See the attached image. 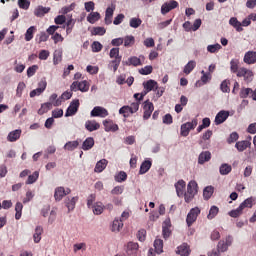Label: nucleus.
<instances>
[{"instance_id": "1", "label": "nucleus", "mask_w": 256, "mask_h": 256, "mask_svg": "<svg viewBox=\"0 0 256 256\" xmlns=\"http://www.w3.org/2000/svg\"><path fill=\"white\" fill-rule=\"evenodd\" d=\"M231 73H236L237 77H243L245 81H253V71L247 68H239V60L230 61Z\"/></svg>"}, {"instance_id": "2", "label": "nucleus", "mask_w": 256, "mask_h": 256, "mask_svg": "<svg viewBox=\"0 0 256 256\" xmlns=\"http://www.w3.org/2000/svg\"><path fill=\"white\" fill-rule=\"evenodd\" d=\"M199 186L195 180H191L187 185V191L184 194L185 203H191L193 199H195V195H197Z\"/></svg>"}, {"instance_id": "3", "label": "nucleus", "mask_w": 256, "mask_h": 256, "mask_svg": "<svg viewBox=\"0 0 256 256\" xmlns=\"http://www.w3.org/2000/svg\"><path fill=\"white\" fill-rule=\"evenodd\" d=\"M201 215V209L199 207H194L190 209L186 216V223L188 227H191L195 221H197V217Z\"/></svg>"}, {"instance_id": "4", "label": "nucleus", "mask_w": 256, "mask_h": 256, "mask_svg": "<svg viewBox=\"0 0 256 256\" xmlns=\"http://www.w3.org/2000/svg\"><path fill=\"white\" fill-rule=\"evenodd\" d=\"M197 125H198L197 118L193 119L191 122H186V123L182 124L180 134L182 135V137H187L189 135V132L192 129H195V127H197Z\"/></svg>"}, {"instance_id": "5", "label": "nucleus", "mask_w": 256, "mask_h": 256, "mask_svg": "<svg viewBox=\"0 0 256 256\" xmlns=\"http://www.w3.org/2000/svg\"><path fill=\"white\" fill-rule=\"evenodd\" d=\"M71 91H81L82 93H87L89 91V82L84 80L82 82L74 81L70 86Z\"/></svg>"}, {"instance_id": "6", "label": "nucleus", "mask_w": 256, "mask_h": 256, "mask_svg": "<svg viewBox=\"0 0 256 256\" xmlns=\"http://www.w3.org/2000/svg\"><path fill=\"white\" fill-rule=\"evenodd\" d=\"M239 97L240 99H247V97H249L253 101H256V88L253 90L251 88L242 87L240 89Z\"/></svg>"}, {"instance_id": "7", "label": "nucleus", "mask_w": 256, "mask_h": 256, "mask_svg": "<svg viewBox=\"0 0 256 256\" xmlns=\"http://www.w3.org/2000/svg\"><path fill=\"white\" fill-rule=\"evenodd\" d=\"M233 243V237L227 236L226 240H220L217 245V251L220 253H225Z\"/></svg>"}, {"instance_id": "8", "label": "nucleus", "mask_w": 256, "mask_h": 256, "mask_svg": "<svg viewBox=\"0 0 256 256\" xmlns=\"http://www.w3.org/2000/svg\"><path fill=\"white\" fill-rule=\"evenodd\" d=\"M91 117L105 118L109 116V111L101 106H95L90 112Z\"/></svg>"}, {"instance_id": "9", "label": "nucleus", "mask_w": 256, "mask_h": 256, "mask_svg": "<svg viewBox=\"0 0 256 256\" xmlns=\"http://www.w3.org/2000/svg\"><path fill=\"white\" fill-rule=\"evenodd\" d=\"M143 109H144L143 119L147 121V119L151 117L155 109V107L153 106V102L146 100L143 104Z\"/></svg>"}, {"instance_id": "10", "label": "nucleus", "mask_w": 256, "mask_h": 256, "mask_svg": "<svg viewBox=\"0 0 256 256\" xmlns=\"http://www.w3.org/2000/svg\"><path fill=\"white\" fill-rule=\"evenodd\" d=\"M79 99L73 100L66 110L65 117H73L79 111Z\"/></svg>"}, {"instance_id": "11", "label": "nucleus", "mask_w": 256, "mask_h": 256, "mask_svg": "<svg viewBox=\"0 0 256 256\" xmlns=\"http://www.w3.org/2000/svg\"><path fill=\"white\" fill-rule=\"evenodd\" d=\"M69 193H71V189L69 188L65 189V187H62V186L57 187L54 192V199L55 201H61L63 197H65L66 195H69Z\"/></svg>"}, {"instance_id": "12", "label": "nucleus", "mask_w": 256, "mask_h": 256, "mask_svg": "<svg viewBox=\"0 0 256 256\" xmlns=\"http://www.w3.org/2000/svg\"><path fill=\"white\" fill-rule=\"evenodd\" d=\"M179 7V2L172 0L170 2H166L161 7V13L162 15H167L169 11H173V9H177Z\"/></svg>"}, {"instance_id": "13", "label": "nucleus", "mask_w": 256, "mask_h": 256, "mask_svg": "<svg viewBox=\"0 0 256 256\" xmlns=\"http://www.w3.org/2000/svg\"><path fill=\"white\" fill-rule=\"evenodd\" d=\"M162 235L165 239L171 237V218H166L162 224Z\"/></svg>"}, {"instance_id": "14", "label": "nucleus", "mask_w": 256, "mask_h": 256, "mask_svg": "<svg viewBox=\"0 0 256 256\" xmlns=\"http://www.w3.org/2000/svg\"><path fill=\"white\" fill-rule=\"evenodd\" d=\"M104 129L107 133H115L119 131V125H117L113 120H104L103 121Z\"/></svg>"}, {"instance_id": "15", "label": "nucleus", "mask_w": 256, "mask_h": 256, "mask_svg": "<svg viewBox=\"0 0 256 256\" xmlns=\"http://www.w3.org/2000/svg\"><path fill=\"white\" fill-rule=\"evenodd\" d=\"M201 74H202L201 80H198L195 83V87H201L202 85H207V83H209L213 77L211 73H207L205 72V70H202Z\"/></svg>"}, {"instance_id": "16", "label": "nucleus", "mask_w": 256, "mask_h": 256, "mask_svg": "<svg viewBox=\"0 0 256 256\" xmlns=\"http://www.w3.org/2000/svg\"><path fill=\"white\" fill-rule=\"evenodd\" d=\"M85 129L89 131V133H93V131H99V129H101V124L95 120H87L85 122Z\"/></svg>"}, {"instance_id": "17", "label": "nucleus", "mask_w": 256, "mask_h": 256, "mask_svg": "<svg viewBox=\"0 0 256 256\" xmlns=\"http://www.w3.org/2000/svg\"><path fill=\"white\" fill-rule=\"evenodd\" d=\"M176 193L178 197L185 198V188L187 187V183L184 180H179L175 185Z\"/></svg>"}, {"instance_id": "18", "label": "nucleus", "mask_w": 256, "mask_h": 256, "mask_svg": "<svg viewBox=\"0 0 256 256\" xmlns=\"http://www.w3.org/2000/svg\"><path fill=\"white\" fill-rule=\"evenodd\" d=\"M227 119H229V111L221 110L215 117V123L216 125H221V123H225Z\"/></svg>"}, {"instance_id": "19", "label": "nucleus", "mask_w": 256, "mask_h": 256, "mask_svg": "<svg viewBox=\"0 0 256 256\" xmlns=\"http://www.w3.org/2000/svg\"><path fill=\"white\" fill-rule=\"evenodd\" d=\"M39 87L32 90L30 92V97L33 98V97H37L38 95H41V93H43V91H45V89H47V82L46 81H41L39 82Z\"/></svg>"}, {"instance_id": "20", "label": "nucleus", "mask_w": 256, "mask_h": 256, "mask_svg": "<svg viewBox=\"0 0 256 256\" xmlns=\"http://www.w3.org/2000/svg\"><path fill=\"white\" fill-rule=\"evenodd\" d=\"M235 147H236L237 151H239V153H243V151H245L246 149H249V147H251V142L248 140L238 141V142H236Z\"/></svg>"}, {"instance_id": "21", "label": "nucleus", "mask_w": 256, "mask_h": 256, "mask_svg": "<svg viewBox=\"0 0 256 256\" xmlns=\"http://www.w3.org/2000/svg\"><path fill=\"white\" fill-rule=\"evenodd\" d=\"M108 163L109 161H107V159L99 160L94 168L95 173H103V171H105V169L107 168Z\"/></svg>"}, {"instance_id": "22", "label": "nucleus", "mask_w": 256, "mask_h": 256, "mask_svg": "<svg viewBox=\"0 0 256 256\" xmlns=\"http://www.w3.org/2000/svg\"><path fill=\"white\" fill-rule=\"evenodd\" d=\"M20 137H21V130L16 129L14 131H11L8 134L7 141H9L10 143H15V141H18V139H20Z\"/></svg>"}, {"instance_id": "23", "label": "nucleus", "mask_w": 256, "mask_h": 256, "mask_svg": "<svg viewBox=\"0 0 256 256\" xmlns=\"http://www.w3.org/2000/svg\"><path fill=\"white\" fill-rule=\"evenodd\" d=\"M77 201H79L78 196L72 197L71 199L67 198L65 200V205L68 209V212H71V211H73V209H75V205H77Z\"/></svg>"}, {"instance_id": "24", "label": "nucleus", "mask_w": 256, "mask_h": 256, "mask_svg": "<svg viewBox=\"0 0 256 256\" xmlns=\"http://www.w3.org/2000/svg\"><path fill=\"white\" fill-rule=\"evenodd\" d=\"M176 253L180 256H189L191 249H189V245H187V243H184L177 248Z\"/></svg>"}, {"instance_id": "25", "label": "nucleus", "mask_w": 256, "mask_h": 256, "mask_svg": "<svg viewBox=\"0 0 256 256\" xmlns=\"http://www.w3.org/2000/svg\"><path fill=\"white\" fill-rule=\"evenodd\" d=\"M209 161H211V152L204 151V152L200 153V155L198 157L199 165H203L204 163H207Z\"/></svg>"}, {"instance_id": "26", "label": "nucleus", "mask_w": 256, "mask_h": 256, "mask_svg": "<svg viewBox=\"0 0 256 256\" xmlns=\"http://www.w3.org/2000/svg\"><path fill=\"white\" fill-rule=\"evenodd\" d=\"M94 146H95V139H93V137H88L83 142L82 149L83 151H89L93 149Z\"/></svg>"}, {"instance_id": "27", "label": "nucleus", "mask_w": 256, "mask_h": 256, "mask_svg": "<svg viewBox=\"0 0 256 256\" xmlns=\"http://www.w3.org/2000/svg\"><path fill=\"white\" fill-rule=\"evenodd\" d=\"M256 203V199L255 197L251 196L249 198H247L246 200H244L241 204L240 207L244 210V209H251V207H253V205H255Z\"/></svg>"}, {"instance_id": "28", "label": "nucleus", "mask_w": 256, "mask_h": 256, "mask_svg": "<svg viewBox=\"0 0 256 256\" xmlns=\"http://www.w3.org/2000/svg\"><path fill=\"white\" fill-rule=\"evenodd\" d=\"M244 63H247L248 65H253V63H256V52H247L244 56Z\"/></svg>"}, {"instance_id": "29", "label": "nucleus", "mask_w": 256, "mask_h": 256, "mask_svg": "<svg viewBox=\"0 0 256 256\" xmlns=\"http://www.w3.org/2000/svg\"><path fill=\"white\" fill-rule=\"evenodd\" d=\"M94 215H101L103 211H105V205H103V202H96L91 207Z\"/></svg>"}, {"instance_id": "30", "label": "nucleus", "mask_w": 256, "mask_h": 256, "mask_svg": "<svg viewBox=\"0 0 256 256\" xmlns=\"http://www.w3.org/2000/svg\"><path fill=\"white\" fill-rule=\"evenodd\" d=\"M152 165L153 163L151 162V160H145L144 162H142L139 170V175H145V173H147L149 169H151Z\"/></svg>"}, {"instance_id": "31", "label": "nucleus", "mask_w": 256, "mask_h": 256, "mask_svg": "<svg viewBox=\"0 0 256 256\" xmlns=\"http://www.w3.org/2000/svg\"><path fill=\"white\" fill-rule=\"evenodd\" d=\"M49 11H51V8L38 6L34 11V15L36 17H44L45 15H47V13H49Z\"/></svg>"}, {"instance_id": "32", "label": "nucleus", "mask_w": 256, "mask_h": 256, "mask_svg": "<svg viewBox=\"0 0 256 256\" xmlns=\"http://www.w3.org/2000/svg\"><path fill=\"white\" fill-rule=\"evenodd\" d=\"M144 89L146 90L144 93L148 94L150 91L157 89V82L155 80H148L143 83Z\"/></svg>"}, {"instance_id": "33", "label": "nucleus", "mask_w": 256, "mask_h": 256, "mask_svg": "<svg viewBox=\"0 0 256 256\" xmlns=\"http://www.w3.org/2000/svg\"><path fill=\"white\" fill-rule=\"evenodd\" d=\"M53 108V104L51 102H46L41 105L40 109L38 110V115H45V113H49Z\"/></svg>"}, {"instance_id": "34", "label": "nucleus", "mask_w": 256, "mask_h": 256, "mask_svg": "<svg viewBox=\"0 0 256 256\" xmlns=\"http://www.w3.org/2000/svg\"><path fill=\"white\" fill-rule=\"evenodd\" d=\"M215 191V188L213 186H207L206 188H204L203 190V197L206 201H209V199H211V197H213V193Z\"/></svg>"}, {"instance_id": "35", "label": "nucleus", "mask_w": 256, "mask_h": 256, "mask_svg": "<svg viewBox=\"0 0 256 256\" xmlns=\"http://www.w3.org/2000/svg\"><path fill=\"white\" fill-rule=\"evenodd\" d=\"M229 25L234 27V29H236L238 33H241V31H243V27H241V22H239V20H237V18L235 17L230 18Z\"/></svg>"}, {"instance_id": "36", "label": "nucleus", "mask_w": 256, "mask_h": 256, "mask_svg": "<svg viewBox=\"0 0 256 256\" xmlns=\"http://www.w3.org/2000/svg\"><path fill=\"white\" fill-rule=\"evenodd\" d=\"M195 67H197V62H195V60H190L185 65L183 72L185 73V75H189L191 73V71H193V69H195Z\"/></svg>"}, {"instance_id": "37", "label": "nucleus", "mask_w": 256, "mask_h": 256, "mask_svg": "<svg viewBox=\"0 0 256 256\" xmlns=\"http://www.w3.org/2000/svg\"><path fill=\"white\" fill-rule=\"evenodd\" d=\"M100 19H101V14H99V12H91L87 16L88 23H91L92 25L93 23H97V21H99Z\"/></svg>"}, {"instance_id": "38", "label": "nucleus", "mask_w": 256, "mask_h": 256, "mask_svg": "<svg viewBox=\"0 0 256 256\" xmlns=\"http://www.w3.org/2000/svg\"><path fill=\"white\" fill-rule=\"evenodd\" d=\"M63 61V51L55 50L53 54V63L54 65H59Z\"/></svg>"}, {"instance_id": "39", "label": "nucleus", "mask_w": 256, "mask_h": 256, "mask_svg": "<svg viewBox=\"0 0 256 256\" xmlns=\"http://www.w3.org/2000/svg\"><path fill=\"white\" fill-rule=\"evenodd\" d=\"M77 147H79V141L75 140V141H69L64 145V149L66 151H75V149H77Z\"/></svg>"}, {"instance_id": "40", "label": "nucleus", "mask_w": 256, "mask_h": 256, "mask_svg": "<svg viewBox=\"0 0 256 256\" xmlns=\"http://www.w3.org/2000/svg\"><path fill=\"white\" fill-rule=\"evenodd\" d=\"M41 235H43V227L37 226L33 235L34 243H39L41 241Z\"/></svg>"}, {"instance_id": "41", "label": "nucleus", "mask_w": 256, "mask_h": 256, "mask_svg": "<svg viewBox=\"0 0 256 256\" xmlns=\"http://www.w3.org/2000/svg\"><path fill=\"white\" fill-rule=\"evenodd\" d=\"M49 39V34L47 32H40L36 35V42L41 45V43H45Z\"/></svg>"}, {"instance_id": "42", "label": "nucleus", "mask_w": 256, "mask_h": 256, "mask_svg": "<svg viewBox=\"0 0 256 256\" xmlns=\"http://www.w3.org/2000/svg\"><path fill=\"white\" fill-rule=\"evenodd\" d=\"M123 39H124V47H133L135 45V36L127 35Z\"/></svg>"}, {"instance_id": "43", "label": "nucleus", "mask_w": 256, "mask_h": 256, "mask_svg": "<svg viewBox=\"0 0 256 256\" xmlns=\"http://www.w3.org/2000/svg\"><path fill=\"white\" fill-rule=\"evenodd\" d=\"M233 168L229 164H222L219 168L220 175H229Z\"/></svg>"}, {"instance_id": "44", "label": "nucleus", "mask_w": 256, "mask_h": 256, "mask_svg": "<svg viewBox=\"0 0 256 256\" xmlns=\"http://www.w3.org/2000/svg\"><path fill=\"white\" fill-rule=\"evenodd\" d=\"M154 249L158 255H161L163 252V240L162 239H156L154 241Z\"/></svg>"}, {"instance_id": "45", "label": "nucleus", "mask_w": 256, "mask_h": 256, "mask_svg": "<svg viewBox=\"0 0 256 256\" xmlns=\"http://www.w3.org/2000/svg\"><path fill=\"white\" fill-rule=\"evenodd\" d=\"M15 211H16L15 219L17 221H19V219H21V215H22V212H23V203L17 202L16 205H15Z\"/></svg>"}, {"instance_id": "46", "label": "nucleus", "mask_w": 256, "mask_h": 256, "mask_svg": "<svg viewBox=\"0 0 256 256\" xmlns=\"http://www.w3.org/2000/svg\"><path fill=\"white\" fill-rule=\"evenodd\" d=\"M37 179H39V171H35L32 175H28L26 185H33V183H35Z\"/></svg>"}, {"instance_id": "47", "label": "nucleus", "mask_w": 256, "mask_h": 256, "mask_svg": "<svg viewBox=\"0 0 256 256\" xmlns=\"http://www.w3.org/2000/svg\"><path fill=\"white\" fill-rule=\"evenodd\" d=\"M229 85H231V82L229 80L222 81L220 85L222 93H231V87Z\"/></svg>"}, {"instance_id": "48", "label": "nucleus", "mask_w": 256, "mask_h": 256, "mask_svg": "<svg viewBox=\"0 0 256 256\" xmlns=\"http://www.w3.org/2000/svg\"><path fill=\"white\" fill-rule=\"evenodd\" d=\"M35 31H37V28H35V26L29 27L25 33V41H31V39H33Z\"/></svg>"}, {"instance_id": "49", "label": "nucleus", "mask_w": 256, "mask_h": 256, "mask_svg": "<svg viewBox=\"0 0 256 256\" xmlns=\"http://www.w3.org/2000/svg\"><path fill=\"white\" fill-rule=\"evenodd\" d=\"M218 214H219V207L211 206L209 210V214L207 215V219L209 220L215 219V217H217Z\"/></svg>"}, {"instance_id": "50", "label": "nucleus", "mask_w": 256, "mask_h": 256, "mask_svg": "<svg viewBox=\"0 0 256 256\" xmlns=\"http://www.w3.org/2000/svg\"><path fill=\"white\" fill-rule=\"evenodd\" d=\"M126 65H133V67H139V65H141V59L137 56H132L128 59Z\"/></svg>"}, {"instance_id": "51", "label": "nucleus", "mask_w": 256, "mask_h": 256, "mask_svg": "<svg viewBox=\"0 0 256 256\" xmlns=\"http://www.w3.org/2000/svg\"><path fill=\"white\" fill-rule=\"evenodd\" d=\"M142 23H143V21L140 18H131L130 19V27H132V29H137V28L141 27Z\"/></svg>"}, {"instance_id": "52", "label": "nucleus", "mask_w": 256, "mask_h": 256, "mask_svg": "<svg viewBox=\"0 0 256 256\" xmlns=\"http://www.w3.org/2000/svg\"><path fill=\"white\" fill-rule=\"evenodd\" d=\"M123 229V222L119 219H115L112 223V231H121Z\"/></svg>"}, {"instance_id": "53", "label": "nucleus", "mask_w": 256, "mask_h": 256, "mask_svg": "<svg viewBox=\"0 0 256 256\" xmlns=\"http://www.w3.org/2000/svg\"><path fill=\"white\" fill-rule=\"evenodd\" d=\"M229 215H230V217L237 219V217L243 215V208L240 205L237 209L230 211Z\"/></svg>"}, {"instance_id": "54", "label": "nucleus", "mask_w": 256, "mask_h": 256, "mask_svg": "<svg viewBox=\"0 0 256 256\" xmlns=\"http://www.w3.org/2000/svg\"><path fill=\"white\" fill-rule=\"evenodd\" d=\"M121 59H123V57L113 58V60L110 62V65H112L113 67L114 73L117 71V69H119V65H121Z\"/></svg>"}, {"instance_id": "55", "label": "nucleus", "mask_w": 256, "mask_h": 256, "mask_svg": "<svg viewBox=\"0 0 256 256\" xmlns=\"http://www.w3.org/2000/svg\"><path fill=\"white\" fill-rule=\"evenodd\" d=\"M137 249H139V244L133 242L128 243V255H131V253H137Z\"/></svg>"}, {"instance_id": "56", "label": "nucleus", "mask_w": 256, "mask_h": 256, "mask_svg": "<svg viewBox=\"0 0 256 256\" xmlns=\"http://www.w3.org/2000/svg\"><path fill=\"white\" fill-rule=\"evenodd\" d=\"M219 50H221V44H219V43L207 46V51L209 53H217V51H219Z\"/></svg>"}, {"instance_id": "57", "label": "nucleus", "mask_w": 256, "mask_h": 256, "mask_svg": "<svg viewBox=\"0 0 256 256\" xmlns=\"http://www.w3.org/2000/svg\"><path fill=\"white\" fill-rule=\"evenodd\" d=\"M103 49V44L99 41H94L92 43V51L93 53H99Z\"/></svg>"}, {"instance_id": "58", "label": "nucleus", "mask_w": 256, "mask_h": 256, "mask_svg": "<svg viewBox=\"0 0 256 256\" xmlns=\"http://www.w3.org/2000/svg\"><path fill=\"white\" fill-rule=\"evenodd\" d=\"M140 75H151L153 73V66H145L139 70Z\"/></svg>"}, {"instance_id": "59", "label": "nucleus", "mask_w": 256, "mask_h": 256, "mask_svg": "<svg viewBox=\"0 0 256 256\" xmlns=\"http://www.w3.org/2000/svg\"><path fill=\"white\" fill-rule=\"evenodd\" d=\"M30 5L31 2H29V0H18V6L20 7V9H24L25 11H27Z\"/></svg>"}, {"instance_id": "60", "label": "nucleus", "mask_w": 256, "mask_h": 256, "mask_svg": "<svg viewBox=\"0 0 256 256\" xmlns=\"http://www.w3.org/2000/svg\"><path fill=\"white\" fill-rule=\"evenodd\" d=\"M25 90V83L19 82L16 89V97H21L23 95V91Z\"/></svg>"}, {"instance_id": "61", "label": "nucleus", "mask_w": 256, "mask_h": 256, "mask_svg": "<svg viewBox=\"0 0 256 256\" xmlns=\"http://www.w3.org/2000/svg\"><path fill=\"white\" fill-rule=\"evenodd\" d=\"M239 139V134L237 132H232L227 139V143L231 145V143H235Z\"/></svg>"}, {"instance_id": "62", "label": "nucleus", "mask_w": 256, "mask_h": 256, "mask_svg": "<svg viewBox=\"0 0 256 256\" xmlns=\"http://www.w3.org/2000/svg\"><path fill=\"white\" fill-rule=\"evenodd\" d=\"M129 113H137L139 111V102H133L130 106H128Z\"/></svg>"}, {"instance_id": "63", "label": "nucleus", "mask_w": 256, "mask_h": 256, "mask_svg": "<svg viewBox=\"0 0 256 256\" xmlns=\"http://www.w3.org/2000/svg\"><path fill=\"white\" fill-rule=\"evenodd\" d=\"M125 188L123 186H116L111 190L112 195H122Z\"/></svg>"}, {"instance_id": "64", "label": "nucleus", "mask_w": 256, "mask_h": 256, "mask_svg": "<svg viewBox=\"0 0 256 256\" xmlns=\"http://www.w3.org/2000/svg\"><path fill=\"white\" fill-rule=\"evenodd\" d=\"M110 59H115L117 57H123L121 55H119V48L118 47H115V48H112L110 50Z\"/></svg>"}]
</instances>
